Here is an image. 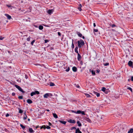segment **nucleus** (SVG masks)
Listing matches in <instances>:
<instances>
[{
	"label": "nucleus",
	"mask_w": 133,
	"mask_h": 133,
	"mask_svg": "<svg viewBox=\"0 0 133 133\" xmlns=\"http://www.w3.org/2000/svg\"><path fill=\"white\" fill-rule=\"evenodd\" d=\"M78 46L79 48L81 47L84 44V41L82 39L78 41Z\"/></svg>",
	"instance_id": "obj_1"
},
{
	"label": "nucleus",
	"mask_w": 133,
	"mask_h": 133,
	"mask_svg": "<svg viewBox=\"0 0 133 133\" xmlns=\"http://www.w3.org/2000/svg\"><path fill=\"white\" fill-rule=\"evenodd\" d=\"M15 87L20 91L23 93L24 92V91L19 86L16 85H15Z\"/></svg>",
	"instance_id": "obj_2"
},
{
	"label": "nucleus",
	"mask_w": 133,
	"mask_h": 133,
	"mask_svg": "<svg viewBox=\"0 0 133 133\" xmlns=\"http://www.w3.org/2000/svg\"><path fill=\"white\" fill-rule=\"evenodd\" d=\"M5 15L7 17L8 19H10L11 18V16L8 14H5Z\"/></svg>",
	"instance_id": "obj_3"
},
{
	"label": "nucleus",
	"mask_w": 133,
	"mask_h": 133,
	"mask_svg": "<svg viewBox=\"0 0 133 133\" xmlns=\"http://www.w3.org/2000/svg\"><path fill=\"white\" fill-rule=\"evenodd\" d=\"M77 34L78 36H79L80 37H82V38L83 39H84L85 38L84 36H82V35L79 32H78L77 33Z\"/></svg>",
	"instance_id": "obj_4"
},
{
	"label": "nucleus",
	"mask_w": 133,
	"mask_h": 133,
	"mask_svg": "<svg viewBox=\"0 0 133 133\" xmlns=\"http://www.w3.org/2000/svg\"><path fill=\"white\" fill-rule=\"evenodd\" d=\"M68 122L71 123H75V121L74 120L72 119H70L68 121Z\"/></svg>",
	"instance_id": "obj_5"
},
{
	"label": "nucleus",
	"mask_w": 133,
	"mask_h": 133,
	"mask_svg": "<svg viewBox=\"0 0 133 133\" xmlns=\"http://www.w3.org/2000/svg\"><path fill=\"white\" fill-rule=\"evenodd\" d=\"M24 116L23 117V119L24 120H25L27 118V116L26 114V112H25L24 113Z\"/></svg>",
	"instance_id": "obj_6"
},
{
	"label": "nucleus",
	"mask_w": 133,
	"mask_h": 133,
	"mask_svg": "<svg viewBox=\"0 0 133 133\" xmlns=\"http://www.w3.org/2000/svg\"><path fill=\"white\" fill-rule=\"evenodd\" d=\"M133 64V62L132 61H129L128 63V64L130 66H132Z\"/></svg>",
	"instance_id": "obj_7"
},
{
	"label": "nucleus",
	"mask_w": 133,
	"mask_h": 133,
	"mask_svg": "<svg viewBox=\"0 0 133 133\" xmlns=\"http://www.w3.org/2000/svg\"><path fill=\"white\" fill-rule=\"evenodd\" d=\"M44 127H43V126H42V127H41V129L43 128L44 129L47 128L48 129H50L51 128V127L49 126H47L46 127H45V125H44Z\"/></svg>",
	"instance_id": "obj_8"
},
{
	"label": "nucleus",
	"mask_w": 133,
	"mask_h": 133,
	"mask_svg": "<svg viewBox=\"0 0 133 133\" xmlns=\"http://www.w3.org/2000/svg\"><path fill=\"white\" fill-rule=\"evenodd\" d=\"M77 68L75 66H74L72 68V70L73 71L76 72L77 71Z\"/></svg>",
	"instance_id": "obj_9"
},
{
	"label": "nucleus",
	"mask_w": 133,
	"mask_h": 133,
	"mask_svg": "<svg viewBox=\"0 0 133 133\" xmlns=\"http://www.w3.org/2000/svg\"><path fill=\"white\" fill-rule=\"evenodd\" d=\"M43 97L44 98H47L48 97H49L48 93H47L45 94L43 96Z\"/></svg>",
	"instance_id": "obj_10"
},
{
	"label": "nucleus",
	"mask_w": 133,
	"mask_h": 133,
	"mask_svg": "<svg viewBox=\"0 0 133 133\" xmlns=\"http://www.w3.org/2000/svg\"><path fill=\"white\" fill-rule=\"evenodd\" d=\"M27 102L29 104H31L32 103V101L30 99H28L27 100Z\"/></svg>",
	"instance_id": "obj_11"
},
{
	"label": "nucleus",
	"mask_w": 133,
	"mask_h": 133,
	"mask_svg": "<svg viewBox=\"0 0 133 133\" xmlns=\"http://www.w3.org/2000/svg\"><path fill=\"white\" fill-rule=\"evenodd\" d=\"M29 131L30 133H33L34 132V131L31 128H29Z\"/></svg>",
	"instance_id": "obj_12"
},
{
	"label": "nucleus",
	"mask_w": 133,
	"mask_h": 133,
	"mask_svg": "<svg viewBox=\"0 0 133 133\" xmlns=\"http://www.w3.org/2000/svg\"><path fill=\"white\" fill-rule=\"evenodd\" d=\"M53 11L52 10H49L47 12L49 14H50L52 13Z\"/></svg>",
	"instance_id": "obj_13"
},
{
	"label": "nucleus",
	"mask_w": 133,
	"mask_h": 133,
	"mask_svg": "<svg viewBox=\"0 0 133 133\" xmlns=\"http://www.w3.org/2000/svg\"><path fill=\"white\" fill-rule=\"evenodd\" d=\"M78 57H77V59L79 61L80 60L81 57V55L79 54V53H78Z\"/></svg>",
	"instance_id": "obj_14"
},
{
	"label": "nucleus",
	"mask_w": 133,
	"mask_h": 133,
	"mask_svg": "<svg viewBox=\"0 0 133 133\" xmlns=\"http://www.w3.org/2000/svg\"><path fill=\"white\" fill-rule=\"evenodd\" d=\"M59 122L61 123L62 124H65L66 122L65 121H60L59 120Z\"/></svg>",
	"instance_id": "obj_15"
},
{
	"label": "nucleus",
	"mask_w": 133,
	"mask_h": 133,
	"mask_svg": "<svg viewBox=\"0 0 133 133\" xmlns=\"http://www.w3.org/2000/svg\"><path fill=\"white\" fill-rule=\"evenodd\" d=\"M52 114L53 115L54 117L55 118H57L58 116L55 113H53Z\"/></svg>",
	"instance_id": "obj_16"
},
{
	"label": "nucleus",
	"mask_w": 133,
	"mask_h": 133,
	"mask_svg": "<svg viewBox=\"0 0 133 133\" xmlns=\"http://www.w3.org/2000/svg\"><path fill=\"white\" fill-rule=\"evenodd\" d=\"M94 94L96 95L97 97H99L100 96V94L99 93H97L96 92H94Z\"/></svg>",
	"instance_id": "obj_17"
},
{
	"label": "nucleus",
	"mask_w": 133,
	"mask_h": 133,
	"mask_svg": "<svg viewBox=\"0 0 133 133\" xmlns=\"http://www.w3.org/2000/svg\"><path fill=\"white\" fill-rule=\"evenodd\" d=\"M133 132V129L131 128L128 131V133H132Z\"/></svg>",
	"instance_id": "obj_18"
},
{
	"label": "nucleus",
	"mask_w": 133,
	"mask_h": 133,
	"mask_svg": "<svg viewBox=\"0 0 133 133\" xmlns=\"http://www.w3.org/2000/svg\"><path fill=\"white\" fill-rule=\"evenodd\" d=\"M78 48L77 46L76 47L75 49V51L76 53H77V54H78V53H79L78 51Z\"/></svg>",
	"instance_id": "obj_19"
},
{
	"label": "nucleus",
	"mask_w": 133,
	"mask_h": 133,
	"mask_svg": "<svg viewBox=\"0 0 133 133\" xmlns=\"http://www.w3.org/2000/svg\"><path fill=\"white\" fill-rule=\"evenodd\" d=\"M77 123L78 124V125L80 127L82 126V124L79 121H78L77 122Z\"/></svg>",
	"instance_id": "obj_20"
},
{
	"label": "nucleus",
	"mask_w": 133,
	"mask_h": 133,
	"mask_svg": "<svg viewBox=\"0 0 133 133\" xmlns=\"http://www.w3.org/2000/svg\"><path fill=\"white\" fill-rule=\"evenodd\" d=\"M76 131L77 133H82V132L79 130V128H77V129H76Z\"/></svg>",
	"instance_id": "obj_21"
},
{
	"label": "nucleus",
	"mask_w": 133,
	"mask_h": 133,
	"mask_svg": "<svg viewBox=\"0 0 133 133\" xmlns=\"http://www.w3.org/2000/svg\"><path fill=\"white\" fill-rule=\"evenodd\" d=\"M43 26L41 25H40L39 26V29L40 30H42L43 29Z\"/></svg>",
	"instance_id": "obj_22"
},
{
	"label": "nucleus",
	"mask_w": 133,
	"mask_h": 133,
	"mask_svg": "<svg viewBox=\"0 0 133 133\" xmlns=\"http://www.w3.org/2000/svg\"><path fill=\"white\" fill-rule=\"evenodd\" d=\"M81 7H82V6H81V4H80L79 7L78 8V9L80 11H81L82 10L81 8Z\"/></svg>",
	"instance_id": "obj_23"
},
{
	"label": "nucleus",
	"mask_w": 133,
	"mask_h": 133,
	"mask_svg": "<svg viewBox=\"0 0 133 133\" xmlns=\"http://www.w3.org/2000/svg\"><path fill=\"white\" fill-rule=\"evenodd\" d=\"M106 89L105 88L103 87L102 88V91H103V92H105L106 91Z\"/></svg>",
	"instance_id": "obj_24"
},
{
	"label": "nucleus",
	"mask_w": 133,
	"mask_h": 133,
	"mask_svg": "<svg viewBox=\"0 0 133 133\" xmlns=\"http://www.w3.org/2000/svg\"><path fill=\"white\" fill-rule=\"evenodd\" d=\"M72 46L71 47L72 48H74V45L73 43V40L72 39Z\"/></svg>",
	"instance_id": "obj_25"
},
{
	"label": "nucleus",
	"mask_w": 133,
	"mask_h": 133,
	"mask_svg": "<svg viewBox=\"0 0 133 133\" xmlns=\"http://www.w3.org/2000/svg\"><path fill=\"white\" fill-rule=\"evenodd\" d=\"M85 94L87 97H91V96L89 94H88L85 93Z\"/></svg>",
	"instance_id": "obj_26"
},
{
	"label": "nucleus",
	"mask_w": 133,
	"mask_h": 133,
	"mask_svg": "<svg viewBox=\"0 0 133 133\" xmlns=\"http://www.w3.org/2000/svg\"><path fill=\"white\" fill-rule=\"evenodd\" d=\"M35 95V92H32L30 94V95L31 96H32L34 95Z\"/></svg>",
	"instance_id": "obj_27"
},
{
	"label": "nucleus",
	"mask_w": 133,
	"mask_h": 133,
	"mask_svg": "<svg viewBox=\"0 0 133 133\" xmlns=\"http://www.w3.org/2000/svg\"><path fill=\"white\" fill-rule=\"evenodd\" d=\"M91 72L92 75H95V73L94 71L92 70L91 71Z\"/></svg>",
	"instance_id": "obj_28"
},
{
	"label": "nucleus",
	"mask_w": 133,
	"mask_h": 133,
	"mask_svg": "<svg viewBox=\"0 0 133 133\" xmlns=\"http://www.w3.org/2000/svg\"><path fill=\"white\" fill-rule=\"evenodd\" d=\"M55 85V84L54 83L52 82H51L50 83V86H53Z\"/></svg>",
	"instance_id": "obj_29"
},
{
	"label": "nucleus",
	"mask_w": 133,
	"mask_h": 133,
	"mask_svg": "<svg viewBox=\"0 0 133 133\" xmlns=\"http://www.w3.org/2000/svg\"><path fill=\"white\" fill-rule=\"evenodd\" d=\"M81 111L79 110L77 111L76 113L77 114H81Z\"/></svg>",
	"instance_id": "obj_30"
},
{
	"label": "nucleus",
	"mask_w": 133,
	"mask_h": 133,
	"mask_svg": "<svg viewBox=\"0 0 133 133\" xmlns=\"http://www.w3.org/2000/svg\"><path fill=\"white\" fill-rule=\"evenodd\" d=\"M23 111L22 109H19V113H22L23 112Z\"/></svg>",
	"instance_id": "obj_31"
},
{
	"label": "nucleus",
	"mask_w": 133,
	"mask_h": 133,
	"mask_svg": "<svg viewBox=\"0 0 133 133\" xmlns=\"http://www.w3.org/2000/svg\"><path fill=\"white\" fill-rule=\"evenodd\" d=\"M20 126L23 129H24L25 128V127L22 124H21Z\"/></svg>",
	"instance_id": "obj_32"
},
{
	"label": "nucleus",
	"mask_w": 133,
	"mask_h": 133,
	"mask_svg": "<svg viewBox=\"0 0 133 133\" xmlns=\"http://www.w3.org/2000/svg\"><path fill=\"white\" fill-rule=\"evenodd\" d=\"M86 121L89 122H91L90 119L89 118H87L86 119Z\"/></svg>",
	"instance_id": "obj_33"
},
{
	"label": "nucleus",
	"mask_w": 133,
	"mask_h": 133,
	"mask_svg": "<svg viewBox=\"0 0 133 133\" xmlns=\"http://www.w3.org/2000/svg\"><path fill=\"white\" fill-rule=\"evenodd\" d=\"M35 94H39V92L38 91H35Z\"/></svg>",
	"instance_id": "obj_34"
},
{
	"label": "nucleus",
	"mask_w": 133,
	"mask_h": 133,
	"mask_svg": "<svg viewBox=\"0 0 133 133\" xmlns=\"http://www.w3.org/2000/svg\"><path fill=\"white\" fill-rule=\"evenodd\" d=\"M18 98L20 99H22L23 98V97L22 96H19L18 97Z\"/></svg>",
	"instance_id": "obj_35"
},
{
	"label": "nucleus",
	"mask_w": 133,
	"mask_h": 133,
	"mask_svg": "<svg viewBox=\"0 0 133 133\" xmlns=\"http://www.w3.org/2000/svg\"><path fill=\"white\" fill-rule=\"evenodd\" d=\"M26 40L27 41H29L30 40V37L29 36L26 39Z\"/></svg>",
	"instance_id": "obj_36"
},
{
	"label": "nucleus",
	"mask_w": 133,
	"mask_h": 133,
	"mask_svg": "<svg viewBox=\"0 0 133 133\" xmlns=\"http://www.w3.org/2000/svg\"><path fill=\"white\" fill-rule=\"evenodd\" d=\"M127 89L130 90L132 92V90L131 88L130 87H128L127 88Z\"/></svg>",
	"instance_id": "obj_37"
},
{
	"label": "nucleus",
	"mask_w": 133,
	"mask_h": 133,
	"mask_svg": "<svg viewBox=\"0 0 133 133\" xmlns=\"http://www.w3.org/2000/svg\"><path fill=\"white\" fill-rule=\"evenodd\" d=\"M48 94L49 97H52V94L49 93H48Z\"/></svg>",
	"instance_id": "obj_38"
},
{
	"label": "nucleus",
	"mask_w": 133,
	"mask_h": 133,
	"mask_svg": "<svg viewBox=\"0 0 133 133\" xmlns=\"http://www.w3.org/2000/svg\"><path fill=\"white\" fill-rule=\"evenodd\" d=\"M81 114L83 115H85V112L84 111H81Z\"/></svg>",
	"instance_id": "obj_39"
},
{
	"label": "nucleus",
	"mask_w": 133,
	"mask_h": 133,
	"mask_svg": "<svg viewBox=\"0 0 133 133\" xmlns=\"http://www.w3.org/2000/svg\"><path fill=\"white\" fill-rule=\"evenodd\" d=\"M109 65V63H106L104 64V66H106L108 65Z\"/></svg>",
	"instance_id": "obj_40"
},
{
	"label": "nucleus",
	"mask_w": 133,
	"mask_h": 133,
	"mask_svg": "<svg viewBox=\"0 0 133 133\" xmlns=\"http://www.w3.org/2000/svg\"><path fill=\"white\" fill-rule=\"evenodd\" d=\"M94 32H97L98 31V30L97 29H94Z\"/></svg>",
	"instance_id": "obj_41"
},
{
	"label": "nucleus",
	"mask_w": 133,
	"mask_h": 133,
	"mask_svg": "<svg viewBox=\"0 0 133 133\" xmlns=\"http://www.w3.org/2000/svg\"><path fill=\"white\" fill-rule=\"evenodd\" d=\"M109 90H108L107 89H106V91L105 92H104L106 94H107L108 93V92Z\"/></svg>",
	"instance_id": "obj_42"
},
{
	"label": "nucleus",
	"mask_w": 133,
	"mask_h": 133,
	"mask_svg": "<svg viewBox=\"0 0 133 133\" xmlns=\"http://www.w3.org/2000/svg\"><path fill=\"white\" fill-rule=\"evenodd\" d=\"M35 41L34 40H33L31 43V44L32 45H33L34 43V42Z\"/></svg>",
	"instance_id": "obj_43"
},
{
	"label": "nucleus",
	"mask_w": 133,
	"mask_h": 133,
	"mask_svg": "<svg viewBox=\"0 0 133 133\" xmlns=\"http://www.w3.org/2000/svg\"><path fill=\"white\" fill-rule=\"evenodd\" d=\"M15 92H12V96H15Z\"/></svg>",
	"instance_id": "obj_44"
},
{
	"label": "nucleus",
	"mask_w": 133,
	"mask_h": 133,
	"mask_svg": "<svg viewBox=\"0 0 133 133\" xmlns=\"http://www.w3.org/2000/svg\"><path fill=\"white\" fill-rule=\"evenodd\" d=\"M70 70V68H68L66 70V71L68 72Z\"/></svg>",
	"instance_id": "obj_45"
},
{
	"label": "nucleus",
	"mask_w": 133,
	"mask_h": 133,
	"mask_svg": "<svg viewBox=\"0 0 133 133\" xmlns=\"http://www.w3.org/2000/svg\"><path fill=\"white\" fill-rule=\"evenodd\" d=\"M58 35H59L60 36H61V34L60 32H58Z\"/></svg>",
	"instance_id": "obj_46"
},
{
	"label": "nucleus",
	"mask_w": 133,
	"mask_h": 133,
	"mask_svg": "<svg viewBox=\"0 0 133 133\" xmlns=\"http://www.w3.org/2000/svg\"><path fill=\"white\" fill-rule=\"evenodd\" d=\"M5 116H6V117H8L9 116V115L8 113H7L6 114Z\"/></svg>",
	"instance_id": "obj_47"
},
{
	"label": "nucleus",
	"mask_w": 133,
	"mask_h": 133,
	"mask_svg": "<svg viewBox=\"0 0 133 133\" xmlns=\"http://www.w3.org/2000/svg\"><path fill=\"white\" fill-rule=\"evenodd\" d=\"M116 26V25L115 24H113L112 25H111V27H112V28H113L114 27H115Z\"/></svg>",
	"instance_id": "obj_48"
},
{
	"label": "nucleus",
	"mask_w": 133,
	"mask_h": 133,
	"mask_svg": "<svg viewBox=\"0 0 133 133\" xmlns=\"http://www.w3.org/2000/svg\"><path fill=\"white\" fill-rule=\"evenodd\" d=\"M4 38V37H0V40H2Z\"/></svg>",
	"instance_id": "obj_49"
},
{
	"label": "nucleus",
	"mask_w": 133,
	"mask_h": 133,
	"mask_svg": "<svg viewBox=\"0 0 133 133\" xmlns=\"http://www.w3.org/2000/svg\"><path fill=\"white\" fill-rule=\"evenodd\" d=\"M25 78L26 79H27V78H28L27 76L26 75H25Z\"/></svg>",
	"instance_id": "obj_50"
},
{
	"label": "nucleus",
	"mask_w": 133,
	"mask_h": 133,
	"mask_svg": "<svg viewBox=\"0 0 133 133\" xmlns=\"http://www.w3.org/2000/svg\"><path fill=\"white\" fill-rule=\"evenodd\" d=\"M6 6H7L9 8L11 6L9 5H7Z\"/></svg>",
	"instance_id": "obj_51"
},
{
	"label": "nucleus",
	"mask_w": 133,
	"mask_h": 133,
	"mask_svg": "<svg viewBox=\"0 0 133 133\" xmlns=\"http://www.w3.org/2000/svg\"><path fill=\"white\" fill-rule=\"evenodd\" d=\"M131 80L132 81H133V76H132L131 78Z\"/></svg>",
	"instance_id": "obj_52"
},
{
	"label": "nucleus",
	"mask_w": 133,
	"mask_h": 133,
	"mask_svg": "<svg viewBox=\"0 0 133 133\" xmlns=\"http://www.w3.org/2000/svg\"><path fill=\"white\" fill-rule=\"evenodd\" d=\"M76 87L77 88H80V87H79V85H77Z\"/></svg>",
	"instance_id": "obj_53"
},
{
	"label": "nucleus",
	"mask_w": 133,
	"mask_h": 133,
	"mask_svg": "<svg viewBox=\"0 0 133 133\" xmlns=\"http://www.w3.org/2000/svg\"><path fill=\"white\" fill-rule=\"evenodd\" d=\"M93 25H94V27H95L96 26V24H95V23H94Z\"/></svg>",
	"instance_id": "obj_54"
},
{
	"label": "nucleus",
	"mask_w": 133,
	"mask_h": 133,
	"mask_svg": "<svg viewBox=\"0 0 133 133\" xmlns=\"http://www.w3.org/2000/svg\"><path fill=\"white\" fill-rule=\"evenodd\" d=\"M76 129V128L75 127H72V129Z\"/></svg>",
	"instance_id": "obj_55"
},
{
	"label": "nucleus",
	"mask_w": 133,
	"mask_h": 133,
	"mask_svg": "<svg viewBox=\"0 0 133 133\" xmlns=\"http://www.w3.org/2000/svg\"><path fill=\"white\" fill-rule=\"evenodd\" d=\"M80 64L81 65H82L83 64V63L82 61H81L80 62Z\"/></svg>",
	"instance_id": "obj_56"
},
{
	"label": "nucleus",
	"mask_w": 133,
	"mask_h": 133,
	"mask_svg": "<svg viewBox=\"0 0 133 133\" xmlns=\"http://www.w3.org/2000/svg\"><path fill=\"white\" fill-rule=\"evenodd\" d=\"M47 41H48L47 40H45V43H46Z\"/></svg>",
	"instance_id": "obj_57"
},
{
	"label": "nucleus",
	"mask_w": 133,
	"mask_h": 133,
	"mask_svg": "<svg viewBox=\"0 0 133 133\" xmlns=\"http://www.w3.org/2000/svg\"><path fill=\"white\" fill-rule=\"evenodd\" d=\"M46 110L47 111H50L49 110V109H46Z\"/></svg>",
	"instance_id": "obj_58"
},
{
	"label": "nucleus",
	"mask_w": 133,
	"mask_h": 133,
	"mask_svg": "<svg viewBox=\"0 0 133 133\" xmlns=\"http://www.w3.org/2000/svg\"><path fill=\"white\" fill-rule=\"evenodd\" d=\"M49 125H51V123H50V122H49Z\"/></svg>",
	"instance_id": "obj_59"
},
{
	"label": "nucleus",
	"mask_w": 133,
	"mask_h": 133,
	"mask_svg": "<svg viewBox=\"0 0 133 133\" xmlns=\"http://www.w3.org/2000/svg\"><path fill=\"white\" fill-rule=\"evenodd\" d=\"M72 112H75V113H76V112H75L74 111H72Z\"/></svg>",
	"instance_id": "obj_60"
},
{
	"label": "nucleus",
	"mask_w": 133,
	"mask_h": 133,
	"mask_svg": "<svg viewBox=\"0 0 133 133\" xmlns=\"http://www.w3.org/2000/svg\"><path fill=\"white\" fill-rule=\"evenodd\" d=\"M91 71H92V70H91V69H90L89 70V71H90V72H91Z\"/></svg>",
	"instance_id": "obj_61"
},
{
	"label": "nucleus",
	"mask_w": 133,
	"mask_h": 133,
	"mask_svg": "<svg viewBox=\"0 0 133 133\" xmlns=\"http://www.w3.org/2000/svg\"><path fill=\"white\" fill-rule=\"evenodd\" d=\"M28 121H30V119L28 118Z\"/></svg>",
	"instance_id": "obj_62"
},
{
	"label": "nucleus",
	"mask_w": 133,
	"mask_h": 133,
	"mask_svg": "<svg viewBox=\"0 0 133 133\" xmlns=\"http://www.w3.org/2000/svg\"><path fill=\"white\" fill-rule=\"evenodd\" d=\"M75 133H77V131H76V132Z\"/></svg>",
	"instance_id": "obj_63"
},
{
	"label": "nucleus",
	"mask_w": 133,
	"mask_h": 133,
	"mask_svg": "<svg viewBox=\"0 0 133 133\" xmlns=\"http://www.w3.org/2000/svg\"><path fill=\"white\" fill-rule=\"evenodd\" d=\"M97 72H99V71H97Z\"/></svg>",
	"instance_id": "obj_64"
}]
</instances>
